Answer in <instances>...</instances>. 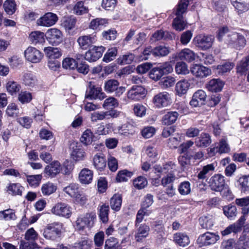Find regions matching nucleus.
I'll return each instance as SVG.
<instances>
[{
	"label": "nucleus",
	"instance_id": "nucleus-1",
	"mask_svg": "<svg viewBox=\"0 0 249 249\" xmlns=\"http://www.w3.org/2000/svg\"><path fill=\"white\" fill-rule=\"evenodd\" d=\"M209 186L211 189L216 192H221L224 197L226 196L225 192L231 194V191L228 188H225V177L221 174H215L212 176L209 182Z\"/></svg>",
	"mask_w": 249,
	"mask_h": 249
},
{
	"label": "nucleus",
	"instance_id": "nucleus-2",
	"mask_svg": "<svg viewBox=\"0 0 249 249\" xmlns=\"http://www.w3.org/2000/svg\"><path fill=\"white\" fill-rule=\"evenodd\" d=\"M214 37L212 35H199L193 39L194 45L199 49L207 50L210 49L214 42Z\"/></svg>",
	"mask_w": 249,
	"mask_h": 249
},
{
	"label": "nucleus",
	"instance_id": "nucleus-3",
	"mask_svg": "<svg viewBox=\"0 0 249 249\" xmlns=\"http://www.w3.org/2000/svg\"><path fill=\"white\" fill-rule=\"evenodd\" d=\"M224 40L226 43L236 49H240L246 44L244 36L234 32H229Z\"/></svg>",
	"mask_w": 249,
	"mask_h": 249
},
{
	"label": "nucleus",
	"instance_id": "nucleus-4",
	"mask_svg": "<svg viewBox=\"0 0 249 249\" xmlns=\"http://www.w3.org/2000/svg\"><path fill=\"white\" fill-rule=\"evenodd\" d=\"M72 208L67 203L58 202L55 204L52 208L51 212L55 215L69 218L72 213Z\"/></svg>",
	"mask_w": 249,
	"mask_h": 249
},
{
	"label": "nucleus",
	"instance_id": "nucleus-5",
	"mask_svg": "<svg viewBox=\"0 0 249 249\" xmlns=\"http://www.w3.org/2000/svg\"><path fill=\"white\" fill-rule=\"evenodd\" d=\"M152 102L154 106L158 108L165 107L171 104V96L166 91L160 92L154 95Z\"/></svg>",
	"mask_w": 249,
	"mask_h": 249
},
{
	"label": "nucleus",
	"instance_id": "nucleus-6",
	"mask_svg": "<svg viewBox=\"0 0 249 249\" xmlns=\"http://www.w3.org/2000/svg\"><path fill=\"white\" fill-rule=\"evenodd\" d=\"M95 218L96 215L92 213H87L80 215L78 217L75 222V228L79 231H82L86 227H91L93 226Z\"/></svg>",
	"mask_w": 249,
	"mask_h": 249
},
{
	"label": "nucleus",
	"instance_id": "nucleus-7",
	"mask_svg": "<svg viewBox=\"0 0 249 249\" xmlns=\"http://www.w3.org/2000/svg\"><path fill=\"white\" fill-rule=\"evenodd\" d=\"M219 239L220 237L217 233L207 231L200 235L196 242L199 247L208 246L214 244Z\"/></svg>",
	"mask_w": 249,
	"mask_h": 249
},
{
	"label": "nucleus",
	"instance_id": "nucleus-8",
	"mask_svg": "<svg viewBox=\"0 0 249 249\" xmlns=\"http://www.w3.org/2000/svg\"><path fill=\"white\" fill-rule=\"evenodd\" d=\"M106 94L102 91L101 87H96L89 83V88L87 89L85 98L89 100H102L106 97Z\"/></svg>",
	"mask_w": 249,
	"mask_h": 249
},
{
	"label": "nucleus",
	"instance_id": "nucleus-9",
	"mask_svg": "<svg viewBox=\"0 0 249 249\" xmlns=\"http://www.w3.org/2000/svg\"><path fill=\"white\" fill-rule=\"evenodd\" d=\"M104 89L107 93L115 92L116 96L120 97L124 91L125 88L119 86V82L115 79H110L105 83Z\"/></svg>",
	"mask_w": 249,
	"mask_h": 249
},
{
	"label": "nucleus",
	"instance_id": "nucleus-10",
	"mask_svg": "<svg viewBox=\"0 0 249 249\" xmlns=\"http://www.w3.org/2000/svg\"><path fill=\"white\" fill-rule=\"evenodd\" d=\"M63 34L62 32L57 28H51L47 30L46 37L50 44L57 45L63 41Z\"/></svg>",
	"mask_w": 249,
	"mask_h": 249
},
{
	"label": "nucleus",
	"instance_id": "nucleus-11",
	"mask_svg": "<svg viewBox=\"0 0 249 249\" xmlns=\"http://www.w3.org/2000/svg\"><path fill=\"white\" fill-rule=\"evenodd\" d=\"M24 56L28 61L36 63L41 61L43 55L36 48L29 46L24 51Z\"/></svg>",
	"mask_w": 249,
	"mask_h": 249
},
{
	"label": "nucleus",
	"instance_id": "nucleus-12",
	"mask_svg": "<svg viewBox=\"0 0 249 249\" xmlns=\"http://www.w3.org/2000/svg\"><path fill=\"white\" fill-rule=\"evenodd\" d=\"M58 20V17L55 14L48 12L38 18L36 24L38 26L43 27H50L55 24Z\"/></svg>",
	"mask_w": 249,
	"mask_h": 249
},
{
	"label": "nucleus",
	"instance_id": "nucleus-13",
	"mask_svg": "<svg viewBox=\"0 0 249 249\" xmlns=\"http://www.w3.org/2000/svg\"><path fill=\"white\" fill-rule=\"evenodd\" d=\"M105 50L103 46H94L86 53L85 58L89 62L96 61L102 56Z\"/></svg>",
	"mask_w": 249,
	"mask_h": 249
},
{
	"label": "nucleus",
	"instance_id": "nucleus-14",
	"mask_svg": "<svg viewBox=\"0 0 249 249\" xmlns=\"http://www.w3.org/2000/svg\"><path fill=\"white\" fill-rule=\"evenodd\" d=\"M191 73L196 77L203 78L211 74V70L200 64L193 65L190 70Z\"/></svg>",
	"mask_w": 249,
	"mask_h": 249
},
{
	"label": "nucleus",
	"instance_id": "nucleus-15",
	"mask_svg": "<svg viewBox=\"0 0 249 249\" xmlns=\"http://www.w3.org/2000/svg\"><path fill=\"white\" fill-rule=\"evenodd\" d=\"M96 40L95 35H88L80 36L77 38V42L81 49L86 50L91 47Z\"/></svg>",
	"mask_w": 249,
	"mask_h": 249
},
{
	"label": "nucleus",
	"instance_id": "nucleus-16",
	"mask_svg": "<svg viewBox=\"0 0 249 249\" xmlns=\"http://www.w3.org/2000/svg\"><path fill=\"white\" fill-rule=\"evenodd\" d=\"M135 226L136 227L135 239L137 242H142L144 239L148 236L150 230V227L145 223Z\"/></svg>",
	"mask_w": 249,
	"mask_h": 249
},
{
	"label": "nucleus",
	"instance_id": "nucleus-17",
	"mask_svg": "<svg viewBox=\"0 0 249 249\" xmlns=\"http://www.w3.org/2000/svg\"><path fill=\"white\" fill-rule=\"evenodd\" d=\"M145 90L142 86H133L127 92V97L134 101H139L145 96Z\"/></svg>",
	"mask_w": 249,
	"mask_h": 249
},
{
	"label": "nucleus",
	"instance_id": "nucleus-18",
	"mask_svg": "<svg viewBox=\"0 0 249 249\" xmlns=\"http://www.w3.org/2000/svg\"><path fill=\"white\" fill-rule=\"evenodd\" d=\"M60 234L61 231L53 225L47 226L43 232V236L45 239L53 241L59 238Z\"/></svg>",
	"mask_w": 249,
	"mask_h": 249
},
{
	"label": "nucleus",
	"instance_id": "nucleus-19",
	"mask_svg": "<svg viewBox=\"0 0 249 249\" xmlns=\"http://www.w3.org/2000/svg\"><path fill=\"white\" fill-rule=\"evenodd\" d=\"M206 92L201 89L198 90L194 93L190 104L193 107L200 106L205 104L206 99Z\"/></svg>",
	"mask_w": 249,
	"mask_h": 249
},
{
	"label": "nucleus",
	"instance_id": "nucleus-20",
	"mask_svg": "<svg viewBox=\"0 0 249 249\" xmlns=\"http://www.w3.org/2000/svg\"><path fill=\"white\" fill-rule=\"evenodd\" d=\"M92 163L94 168L99 171H102L107 167V160L105 156L102 153H98L94 155Z\"/></svg>",
	"mask_w": 249,
	"mask_h": 249
},
{
	"label": "nucleus",
	"instance_id": "nucleus-21",
	"mask_svg": "<svg viewBox=\"0 0 249 249\" xmlns=\"http://www.w3.org/2000/svg\"><path fill=\"white\" fill-rule=\"evenodd\" d=\"M61 169V167L60 162L58 161H54L46 166L44 172L47 176L53 178L59 173Z\"/></svg>",
	"mask_w": 249,
	"mask_h": 249
},
{
	"label": "nucleus",
	"instance_id": "nucleus-22",
	"mask_svg": "<svg viewBox=\"0 0 249 249\" xmlns=\"http://www.w3.org/2000/svg\"><path fill=\"white\" fill-rule=\"evenodd\" d=\"M212 143L210 135L207 133H202L195 139V143L197 147H207Z\"/></svg>",
	"mask_w": 249,
	"mask_h": 249
},
{
	"label": "nucleus",
	"instance_id": "nucleus-23",
	"mask_svg": "<svg viewBox=\"0 0 249 249\" xmlns=\"http://www.w3.org/2000/svg\"><path fill=\"white\" fill-rule=\"evenodd\" d=\"M215 167L216 165L214 163L203 166L197 174V178L201 180L206 179L208 176L211 175L214 171Z\"/></svg>",
	"mask_w": 249,
	"mask_h": 249
},
{
	"label": "nucleus",
	"instance_id": "nucleus-24",
	"mask_svg": "<svg viewBox=\"0 0 249 249\" xmlns=\"http://www.w3.org/2000/svg\"><path fill=\"white\" fill-rule=\"evenodd\" d=\"M224 86L223 82L219 79H213L210 80L206 85L208 90L213 92L220 91Z\"/></svg>",
	"mask_w": 249,
	"mask_h": 249
},
{
	"label": "nucleus",
	"instance_id": "nucleus-25",
	"mask_svg": "<svg viewBox=\"0 0 249 249\" xmlns=\"http://www.w3.org/2000/svg\"><path fill=\"white\" fill-rule=\"evenodd\" d=\"M93 178V172L88 169L84 168L80 172L79 179L82 184H88L91 183Z\"/></svg>",
	"mask_w": 249,
	"mask_h": 249
},
{
	"label": "nucleus",
	"instance_id": "nucleus-26",
	"mask_svg": "<svg viewBox=\"0 0 249 249\" xmlns=\"http://www.w3.org/2000/svg\"><path fill=\"white\" fill-rule=\"evenodd\" d=\"M71 157L75 161H81L86 159V153L81 146L76 145L72 147Z\"/></svg>",
	"mask_w": 249,
	"mask_h": 249
},
{
	"label": "nucleus",
	"instance_id": "nucleus-27",
	"mask_svg": "<svg viewBox=\"0 0 249 249\" xmlns=\"http://www.w3.org/2000/svg\"><path fill=\"white\" fill-rule=\"evenodd\" d=\"M108 24V20L106 18H96L91 20L89 28L93 30H100Z\"/></svg>",
	"mask_w": 249,
	"mask_h": 249
},
{
	"label": "nucleus",
	"instance_id": "nucleus-28",
	"mask_svg": "<svg viewBox=\"0 0 249 249\" xmlns=\"http://www.w3.org/2000/svg\"><path fill=\"white\" fill-rule=\"evenodd\" d=\"M199 223L202 229H211L214 225L213 217L210 214L202 216L199 219Z\"/></svg>",
	"mask_w": 249,
	"mask_h": 249
},
{
	"label": "nucleus",
	"instance_id": "nucleus-29",
	"mask_svg": "<svg viewBox=\"0 0 249 249\" xmlns=\"http://www.w3.org/2000/svg\"><path fill=\"white\" fill-rule=\"evenodd\" d=\"M231 2L239 14L248 11L249 9V0H232Z\"/></svg>",
	"mask_w": 249,
	"mask_h": 249
},
{
	"label": "nucleus",
	"instance_id": "nucleus-30",
	"mask_svg": "<svg viewBox=\"0 0 249 249\" xmlns=\"http://www.w3.org/2000/svg\"><path fill=\"white\" fill-rule=\"evenodd\" d=\"M176 167V165L174 163L170 161L164 164L163 167L156 165L155 169L156 172L169 174L173 173V172L177 170Z\"/></svg>",
	"mask_w": 249,
	"mask_h": 249
},
{
	"label": "nucleus",
	"instance_id": "nucleus-31",
	"mask_svg": "<svg viewBox=\"0 0 249 249\" xmlns=\"http://www.w3.org/2000/svg\"><path fill=\"white\" fill-rule=\"evenodd\" d=\"M174 241L179 246L184 247L190 243L189 236L183 233L178 232L174 235Z\"/></svg>",
	"mask_w": 249,
	"mask_h": 249
},
{
	"label": "nucleus",
	"instance_id": "nucleus-32",
	"mask_svg": "<svg viewBox=\"0 0 249 249\" xmlns=\"http://www.w3.org/2000/svg\"><path fill=\"white\" fill-rule=\"evenodd\" d=\"M44 52L46 56L50 59H55L60 57L62 55L61 50L58 48L52 47H45Z\"/></svg>",
	"mask_w": 249,
	"mask_h": 249
},
{
	"label": "nucleus",
	"instance_id": "nucleus-33",
	"mask_svg": "<svg viewBox=\"0 0 249 249\" xmlns=\"http://www.w3.org/2000/svg\"><path fill=\"white\" fill-rule=\"evenodd\" d=\"M179 116L177 111H169L165 114L162 118V123L164 125H169L176 122Z\"/></svg>",
	"mask_w": 249,
	"mask_h": 249
},
{
	"label": "nucleus",
	"instance_id": "nucleus-34",
	"mask_svg": "<svg viewBox=\"0 0 249 249\" xmlns=\"http://www.w3.org/2000/svg\"><path fill=\"white\" fill-rule=\"evenodd\" d=\"M45 35L44 33L36 31L30 33L29 36L30 41L33 44L42 43L45 42Z\"/></svg>",
	"mask_w": 249,
	"mask_h": 249
},
{
	"label": "nucleus",
	"instance_id": "nucleus-35",
	"mask_svg": "<svg viewBox=\"0 0 249 249\" xmlns=\"http://www.w3.org/2000/svg\"><path fill=\"white\" fill-rule=\"evenodd\" d=\"M23 83L26 86L34 88L37 85L36 77L32 73L27 72L24 74L22 78Z\"/></svg>",
	"mask_w": 249,
	"mask_h": 249
},
{
	"label": "nucleus",
	"instance_id": "nucleus-36",
	"mask_svg": "<svg viewBox=\"0 0 249 249\" xmlns=\"http://www.w3.org/2000/svg\"><path fill=\"white\" fill-rule=\"evenodd\" d=\"M190 85L189 82L186 79L178 82L176 86V91L178 94L179 96L185 94L188 91Z\"/></svg>",
	"mask_w": 249,
	"mask_h": 249
},
{
	"label": "nucleus",
	"instance_id": "nucleus-37",
	"mask_svg": "<svg viewBox=\"0 0 249 249\" xmlns=\"http://www.w3.org/2000/svg\"><path fill=\"white\" fill-rule=\"evenodd\" d=\"M178 57L181 60H184L190 62L195 59L196 54L190 49H184L179 53Z\"/></svg>",
	"mask_w": 249,
	"mask_h": 249
},
{
	"label": "nucleus",
	"instance_id": "nucleus-38",
	"mask_svg": "<svg viewBox=\"0 0 249 249\" xmlns=\"http://www.w3.org/2000/svg\"><path fill=\"white\" fill-rule=\"evenodd\" d=\"M223 210L224 214L230 220L234 219L237 216V210L234 205L225 206Z\"/></svg>",
	"mask_w": 249,
	"mask_h": 249
},
{
	"label": "nucleus",
	"instance_id": "nucleus-39",
	"mask_svg": "<svg viewBox=\"0 0 249 249\" xmlns=\"http://www.w3.org/2000/svg\"><path fill=\"white\" fill-rule=\"evenodd\" d=\"M17 219L15 210L8 209L0 211V220L11 221Z\"/></svg>",
	"mask_w": 249,
	"mask_h": 249
},
{
	"label": "nucleus",
	"instance_id": "nucleus-40",
	"mask_svg": "<svg viewBox=\"0 0 249 249\" xmlns=\"http://www.w3.org/2000/svg\"><path fill=\"white\" fill-rule=\"evenodd\" d=\"M234 66V64L230 62L218 65L216 67L217 73L219 75H223L226 73L229 72Z\"/></svg>",
	"mask_w": 249,
	"mask_h": 249
},
{
	"label": "nucleus",
	"instance_id": "nucleus-41",
	"mask_svg": "<svg viewBox=\"0 0 249 249\" xmlns=\"http://www.w3.org/2000/svg\"><path fill=\"white\" fill-rule=\"evenodd\" d=\"M109 208L108 205L103 204L98 207L99 216L103 223H106L108 220V213Z\"/></svg>",
	"mask_w": 249,
	"mask_h": 249
},
{
	"label": "nucleus",
	"instance_id": "nucleus-42",
	"mask_svg": "<svg viewBox=\"0 0 249 249\" xmlns=\"http://www.w3.org/2000/svg\"><path fill=\"white\" fill-rule=\"evenodd\" d=\"M122 202V198L120 195L115 194L111 198L110 205L111 209L116 211L120 210Z\"/></svg>",
	"mask_w": 249,
	"mask_h": 249
},
{
	"label": "nucleus",
	"instance_id": "nucleus-43",
	"mask_svg": "<svg viewBox=\"0 0 249 249\" xmlns=\"http://www.w3.org/2000/svg\"><path fill=\"white\" fill-rule=\"evenodd\" d=\"M5 12L9 15H12L17 10V4L15 0H6L3 3Z\"/></svg>",
	"mask_w": 249,
	"mask_h": 249
},
{
	"label": "nucleus",
	"instance_id": "nucleus-44",
	"mask_svg": "<svg viewBox=\"0 0 249 249\" xmlns=\"http://www.w3.org/2000/svg\"><path fill=\"white\" fill-rule=\"evenodd\" d=\"M7 192L12 195H20L22 194L23 187L19 183H11L7 187Z\"/></svg>",
	"mask_w": 249,
	"mask_h": 249
},
{
	"label": "nucleus",
	"instance_id": "nucleus-45",
	"mask_svg": "<svg viewBox=\"0 0 249 249\" xmlns=\"http://www.w3.org/2000/svg\"><path fill=\"white\" fill-rule=\"evenodd\" d=\"M76 23V19L73 17L64 18L61 25L67 31L73 29Z\"/></svg>",
	"mask_w": 249,
	"mask_h": 249
},
{
	"label": "nucleus",
	"instance_id": "nucleus-46",
	"mask_svg": "<svg viewBox=\"0 0 249 249\" xmlns=\"http://www.w3.org/2000/svg\"><path fill=\"white\" fill-rule=\"evenodd\" d=\"M63 191L71 197H74L79 191L78 185L75 183H71L64 187Z\"/></svg>",
	"mask_w": 249,
	"mask_h": 249
},
{
	"label": "nucleus",
	"instance_id": "nucleus-47",
	"mask_svg": "<svg viewBox=\"0 0 249 249\" xmlns=\"http://www.w3.org/2000/svg\"><path fill=\"white\" fill-rule=\"evenodd\" d=\"M38 238V234L33 228L29 229L25 233L24 239L27 241L36 243Z\"/></svg>",
	"mask_w": 249,
	"mask_h": 249
},
{
	"label": "nucleus",
	"instance_id": "nucleus-48",
	"mask_svg": "<svg viewBox=\"0 0 249 249\" xmlns=\"http://www.w3.org/2000/svg\"><path fill=\"white\" fill-rule=\"evenodd\" d=\"M173 26L177 31H181L184 30L186 26V24L183 20V16H177L173 20Z\"/></svg>",
	"mask_w": 249,
	"mask_h": 249
},
{
	"label": "nucleus",
	"instance_id": "nucleus-49",
	"mask_svg": "<svg viewBox=\"0 0 249 249\" xmlns=\"http://www.w3.org/2000/svg\"><path fill=\"white\" fill-rule=\"evenodd\" d=\"M57 189V186L53 183L48 182L42 185L41 191L45 196H49L54 193Z\"/></svg>",
	"mask_w": 249,
	"mask_h": 249
},
{
	"label": "nucleus",
	"instance_id": "nucleus-50",
	"mask_svg": "<svg viewBox=\"0 0 249 249\" xmlns=\"http://www.w3.org/2000/svg\"><path fill=\"white\" fill-rule=\"evenodd\" d=\"M175 69L178 74L186 75L189 73L187 65L182 61L177 62Z\"/></svg>",
	"mask_w": 249,
	"mask_h": 249
},
{
	"label": "nucleus",
	"instance_id": "nucleus-51",
	"mask_svg": "<svg viewBox=\"0 0 249 249\" xmlns=\"http://www.w3.org/2000/svg\"><path fill=\"white\" fill-rule=\"evenodd\" d=\"M133 175V173L127 170L120 171L117 174L116 180L117 182L127 181Z\"/></svg>",
	"mask_w": 249,
	"mask_h": 249
},
{
	"label": "nucleus",
	"instance_id": "nucleus-52",
	"mask_svg": "<svg viewBox=\"0 0 249 249\" xmlns=\"http://www.w3.org/2000/svg\"><path fill=\"white\" fill-rule=\"evenodd\" d=\"M93 134L89 129L86 130L80 138V141L85 145L90 144L93 140Z\"/></svg>",
	"mask_w": 249,
	"mask_h": 249
},
{
	"label": "nucleus",
	"instance_id": "nucleus-53",
	"mask_svg": "<svg viewBox=\"0 0 249 249\" xmlns=\"http://www.w3.org/2000/svg\"><path fill=\"white\" fill-rule=\"evenodd\" d=\"M6 113L10 117H18L19 114L18 106L15 103L10 104L6 108Z\"/></svg>",
	"mask_w": 249,
	"mask_h": 249
},
{
	"label": "nucleus",
	"instance_id": "nucleus-54",
	"mask_svg": "<svg viewBox=\"0 0 249 249\" xmlns=\"http://www.w3.org/2000/svg\"><path fill=\"white\" fill-rule=\"evenodd\" d=\"M249 65V55L242 59L240 62L237 65V72L243 74L248 70V67Z\"/></svg>",
	"mask_w": 249,
	"mask_h": 249
},
{
	"label": "nucleus",
	"instance_id": "nucleus-55",
	"mask_svg": "<svg viewBox=\"0 0 249 249\" xmlns=\"http://www.w3.org/2000/svg\"><path fill=\"white\" fill-rule=\"evenodd\" d=\"M178 191L181 195L185 196L191 193V184L188 181L181 182L178 187Z\"/></svg>",
	"mask_w": 249,
	"mask_h": 249
},
{
	"label": "nucleus",
	"instance_id": "nucleus-56",
	"mask_svg": "<svg viewBox=\"0 0 249 249\" xmlns=\"http://www.w3.org/2000/svg\"><path fill=\"white\" fill-rule=\"evenodd\" d=\"M18 98L19 102L24 104L30 103L33 97L31 92L27 91H22L19 93Z\"/></svg>",
	"mask_w": 249,
	"mask_h": 249
},
{
	"label": "nucleus",
	"instance_id": "nucleus-57",
	"mask_svg": "<svg viewBox=\"0 0 249 249\" xmlns=\"http://www.w3.org/2000/svg\"><path fill=\"white\" fill-rule=\"evenodd\" d=\"M170 53V50L168 47L164 46H159L154 48V56H165L167 55Z\"/></svg>",
	"mask_w": 249,
	"mask_h": 249
},
{
	"label": "nucleus",
	"instance_id": "nucleus-58",
	"mask_svg": "<svg viewBox=\"0 0 249 249\" xmlns=\"http://www.w3.org/2000/svg\"><path fill=\"white\" fill-rule=\"evenodd\" d=\"M77 62L73 58L66 57L63 59L62 65L65 69L74 70L77 66Z\"/></svg>",
	"mask_w": 249,
	"mask_h": 249
},
{
	"label": "nucleus",
	"instance_id": "nucleus-59",
	"mask_svg": "<svg viewBox=\"0 0 249 249\" xmlns=\"http://www.w3.org/2000/svg\"><path fill=\"white\" fill-rule=\"evenodd\" d=\"M152 228L154 230L153 233L157 234V237L160 238L164 234V226L160 222H155L153 224Z\"/></svg>",
	"mask_w": 249,
	"mask_h": 249
},
{
	"label": "nucleus",
	"instance_id": "nucleus-60",
	"mask_svg": "<svg viewBox=\"0 0 249 249\" xmlns=\"http://www.w3.org/2000/svg\"><path fill=\"white\" fill-rule=\"evenodd\" d=\"M105 249H121V247L116 238L110 237L106 241Z\"/></svg>",
	"mask_w": 249,
	"mask_h": 249
},
{
	"label": "nucleus",
	"instance_id": "nucleus-61",
	"mask_svg": "<svg viewBox=\"0 0 249 249\" xmlns=\"http://www.w3.org/2000/svg\"><path fill=\"white\" fill-rule=\"evenodd\" d=\"M175 81L176 79L174 77L168 76L162 78L159 84L163 89H167L173 86Z\"/></svg>",
	"mask_w": 249,
	"mask_h": 249
},
{
	"label": "nucleus",
	"instance_id": "nucleus-62",
	"mask_svg": "<svg viewBox=\"0 0 249 249\" xmlns=\"http://www.w3.org/2000/svg\"><path fill=\"white\" fill-rule=\"evenodd\" d=\"M7 91L12 95L19 91L21 89L19 84L14 81H9L6 85Z\"/></svg>",
	"mask_w": 249,
	"mask_h": 249
},
{
	"label": "nucleus",
	"instance_id": "nucleus-63",
	"mask_svg": "<svg viewBox=\"0 0 249 249\" xmlns=\"http://www.w3.org/2000/svg\"><path fill=\"white\" fill-rule=\"evenodd\" d=\"M147 183L146 178L143 176H139L133 181L134 186L139 190L144 188L147 185Z\"/></svg>",
	"mask_w": 249,
	"mask_h": 249
},
{
	"label": "nucleus",
	"instance_id": "nucleus-64",
	"mask_svg": "<svg viewBox=\"0 0 249 249\" xmlns=\"http://www.w3.org/2000/svg\"><path fill=\"white\" fill-rule=\"evenodd\" d=\"M163 75V73L160 67L153 68L149 73V77L155 81L160 80Z\"/></svg>",
	"mask_w": 249,
	"mask_h": 249
}]
</instances>
